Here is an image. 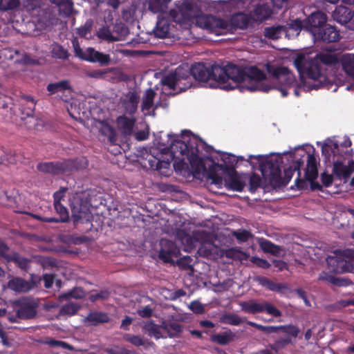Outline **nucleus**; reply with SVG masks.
<instances>
[{"label": "nucleus", "instance_id": "obj_25", "mask_svg": "<svg viewBox=\"0 0 354 354\" xmlns=\"http://www.w3.org/2000/svg\"><path fill=\"white\" fill-rule=\"evenodd\" d=\"M37 169L44 173L56 174L60 171H64L66 168L61 163L54 164L53 162L40 163L37 165Z\"/></svg>", "mask_w": 354, "mask_h": 354}, {"label": "nucleus", "instance_id": "obj_23", "mask_svg": "<svg viewBox=\"0 0 354 354\" xmlns=\"http://www.w3.org/2000/svg\"><path fill=\"white\" fill-rule=\"evenodd\" d=\"M8 287L15 292H24L32 289L33 285L21 278H15L8 282Z\"/></svg>", "mask_w": 354, "mask_h": 354}, {"label": "nucleus", "instance_id": "obj_60", "mask_svg": "<svg viewBox=\"0 0 354 354\" xmlns=\"http://www.w3.org/2000/svg\"><path fill=\"white\" fill-rule=\"evenodd\" d=\"M66 191V188H62L59 189L58 192L54 194V203L58 202L60 203L61 199L64 196L65 192Z\"/></svg>", "mask_w": 354, "mask_h": 354}, {"label": "nucleus", "instance_id": "obj_29", "mask_svg": "<svg viewBox=\"0 0 354 354\" xmlns=\"http://www.w3.org/2000/svg\"><path fill=\"white\" fill-rule=\"evenodd\" d=\"M171 0H149V9L153 13H164Z\"/></svg>", "mask_w": 354, "mask_h": 354}, {"label": "nucleus", "instance_id": "obj_22", "mask_svg": "<svg viewBox=\"0 0 354 354\" xmlns=\"http://www.w3.org/2000/svg\"><path fill=\"white\" fill-rule=\"evenodd\" d=\"M170 24L167 19L158 17L153 32L156 37L165 38L169 36Z\"/></svg>", "mask_w": 354, "mask_h": 354}, {"label": "nucleus", "instance_id": "obj_14", "mask_svg": "<svg viewBox=\"0 0 354 354\" xmlns=\"http://www.w3.org/2000/svg\"><path fill=\"white\" fill-rule=\"evenodd\" d=\"M326 21V15L321 12H317L313 13L305 21L306 29L308 30L314 36L315 32H319L324 27Z\"/></svg>", "mask_w": 354, "mask_h": 354}, {"label": "nucleus", "instance_id": "obj_9", "mask_svg": "<svg viewBox=\"0 0 354 354\" xmlns=\"http://www.w3.org/2000/svg\"><path fill=\"white\" fill-rule=\"evenodd\" d=\"M71 208L75 223H83L90 220L91 212L88 205L81 200L79 194L74 196L71 201Z\"/></svg>", "mask_w": 354, "mask_h": 354}, {"label": "nucleus", "instance_id": "obj_62", "mask_svg": "<svg viewBox=\"0 0 354 354\" xmlns=\"http://www.w3.org/2000/svg\"><path fill=\"white\" fill-rule=\"evenodd\" d=\"M133 319L129 317H125L122 321L120 328L123 330H128L129 326L132 323Z\"/></svg>", "mask_w": 354, "mask_h": 354}, {"label": "nucleus", "instance_id": "obj_55", "mask_svg": "<svg viewBox=\"0 0 354 354\" xmlns=\"http://www.w3.org/2000/svg\"><path fill=\"white\" fill-rule=\"evenodd\" d=\"M236 239L241 241H246L250 236V233L248 231L239 232L235 233Z\"/></svg>", "mask_w": 354, "mask_h": 354}, {"label": "nucleus", "instance_id": "obj_7", "mask_svg": "<svg viewBox=\"0 0 354 354\" xmlns=\"http://www.w3.org/2000/svg\"><path fill=\"white\" fill-rule=\"evenodd\" d=\"M326 261L330 271L335 273L354 271V251L337 250L329 255Z\"/></svg>", "mask_w": 354, "mask_h": 354}, {"label": "nucleus", "instance_id": "obj_6", "mask_svg": "<svg viewBox=\"0 0 354 354\" xmlns=\"http://www.w3.org/2000/svg\"><path fill=\"white\" fill-rule=\"evenodd\" d=\"M279 160L280 157L277 156L250 155L248 161L253 168L258 167L264 176L277 180L282 178Z\"/></svg>", "mask_w": 354, "mask_h": 354}, {"label": "nucleus", "instance_id": "obj_41", "mask_svg": "<svg viewBox=\"0 0 354 354\" xmlns=\"http://www.w3.org/2000/svg\"><path fill=\"white\" fill-rule=\"evenodd\" d=\"M97 35V37L100 39H104V40H106V41H112L118 40V39L116 37L113 36V35L111 32L109 28H105V27H103V28H100L98 30Z\"/></svg>", "mask_w": 354, "mask_h": 354}, {"label": "nucleus", "instance_id": "obj_27", "mask_svg": "<svg viewBox=\"0 0 354 354\" xmlns=\"http://www.w3.org/2000/svg\"><path fill=\"white\" fill-rule=\"evenodd\" d=\"M342 65L346 73L354 80V54H346L342 58Z\"/></svg>", "mask_w": 354, "mask_h": 354}, {"label": "nucleus", "instance_id": "obj_51", "mask_svg": "<svg viewBox=\"0 0 354 354\" xmlns=\"http://www.w3.org/2000/svg\"><path fill=\"white\" fill-rule=\"evenodd\" d=\"M281 327L279 328V330H283V332L290 334V335L293 337H296L299 333V329L295 326H280Z\"/></svg>", "mask_w": 354, "mask_h": 354}, {"label": "nucleus", "instance_id": "obj_18", "mask_svg": "<svg viewBox=\"0 0 354 354\" xmlns=\"http://www.w3.org/2000/svg\"><path fill=\"white\" fill-rule=\"evenodd\" d=\"M139 97L135 92H129L122 101V105L127 113H133L138 106Z\"/></svg>", "mask_w": 354, "mask_h": 354}, {"label": "nucleus", "instance_id": "obj_40", "mask_svg": "<svg viewBox=\"0 0 354 354\" xmlns=\"http://www.w3.org/2000/svg\"><path fill=\"white\" fill-rule=\"evenodd\" d=\"M52 55L59 59H66L68 57V53L64 48L58 44H53L51 50Z\"/></svg>", "mask_w": 354, "mask_h": 354}, {"label": "nucleus", "instance_id": "obj_54", "mask_svg": "<svg viewBox=\"0 0 354 354\" xmlns=\"http://www.w3.org/2000/svg\"><path fill=\"white\" fill-rule=\"evenodd\" d=\"M50 346H58L62 347L63 348H68L71 349V347L66 344V342H62V341H57V340H50L48 342Z\"/></svg>", "mask_w": 354, "mask_h": 354}, {"label": "nucleus", "instance_id": "obj_59", "mask_svg": "<svg viewBox=\"0 0 354 354\" xmlns=\"http://www.w3.org/2000/svg\"><path fill=\"white\" fill-rule=\"evenodd\" d=\"M106 73V71L102 70H96L88 73V76L95 78H102Z\"/></svg>", "mask_w": 354, "mask_h": 354}, {"label": "nucleus", "instance_id": "obj_4", "mask_svg": "<svg viewBox=\"0 0 354 354\" xmlns=\"http://www.w3.org/2000/svg\"><path fill=\"white\" fill-rule=\"evenodd\" d=\"M336 62L335 55L330 53H321L315 57L309 54H299L294 59V65L301 76H307L306 83L311 88H318L326 80L321 64H333Z\"/></svg>", "mask_w": 354, "mask_h": 354}, {"label": "nucleus", "instance_id": "obj_19", "mask_svg": "<svg viewBox=\"0 0 354 354\" xmlns=\"http://www.w3.org/2000/svg\"><path fill=\"white\" fill-rule=\"evenodd\" d=\"M21 105V119L29 118L30 120H34L32 115L35 103L33 99L29 96L25 97L22 99Z\"/></svg>", "mask_w": 354, "mask_h": 354}, {"label": "nucleus", "instance_id": "obj_36", "mask_svg": "<svg viewBox=\"0 0 354 354\" xmlns=\"http://www.w3.org/2000/svg\"><path fill=\"white\" fill-rule=\"evenodd\" d=\"M286 35V28L283 26L270 27L265 29V35L272 39H277L283 34Z\"/></svg>", "mask_w": 354, "mask_h": 354}, {"label": "nucleus", "instance_id": "obj_38", "mask_svg": "<svg viewBox=\"0 0 354 354\" xmlns=\"http://www.w3.org/2000/svg\"><path fill=\"white\" fill-rule=\"evenodd\" d=\"M247 324L266 333H277L278 331H279V328H281L272 326H263L250 321L247 322Z\"/></svg>", "mask_w": 354, "mask_h": 354}, {"label": "nucleus", "instance_id": "obj_1", "mask_svg": "<svg viewBox=\"0 0 354 354\" xmlns=\"http://www.w3.org/2000/svg\"><path fill=\"white\" fill-rule=\"evenodd\" d=\"M263 75L255 66L241 68L233 64L225 67L214 65L211 68L203 64H196L191 69L187 66H179L174 73L165 76L162 80V90L167 94L174 95L185 91L192 85V79L206 84L211 88L229 91L239 88L254 91L267 90L259 82Z\"/></svg>", "mask_w": 354, "mask_h": 354}, {"label": "nucleus", "instance_id": "obj_58", "mask_svg": "<svg viewBox=\"0 0 354 354\" xmlns=\"http://www.w3.org/2000/svg\"><path fill=\"white\" fill-rule=\"evenodd\" d=\"M288 0H271L273 8L272 9L274 10L275 9H280L284 5H286Z\"/></svg>", "mask_w": 354, "mask_h": 354}, {"label": "nucleus", "instance_id": "obj_32", "mask_svg": "<svg viewBox=\"0 0 354 354\" xmlns=\"http://www.w3.org/2000/svg\"><path fill=\"white\" fill-rule=\"evenodd\" d=\"M259 243L261 249L266 252H269L276 256H279L281 253V249L279 246L266 239H260Z\"/></svg>", "mask_w": 354, "mask_h": 354}, {"label": "nucleus", "instance_id": "obj_63", "mask_svg": "<svg viewBox=\"0 0 354 354\" xmlns=\"http://www.w3.org/2000/svg\"><path fill=\"white\" fill-rule=\"evenodd\" d=\"M319 279L323 280V281H326L328 282H330V283H335V278L331 275L327 274L326 272H322L320 274Z\"/></svg>", "mask_w": 354, "mask_h": 354}, {"label": "nucleus", "instance_id": "obj_61", "mask_svg": "<svg viewBox=\"0 0 354 354\" xmlns=\"http://www.w3.org/2000/svg\"><path fill=\"white\" fill-rule=\"evenodd\" d=\"M296 169H292V168H289L284 171V181L288 183L292 177L293 173L295 171Z\"/></svg>", "mask_w": 354, "mask_h": 354}, {"label": "nucleus", "instance_id": "obj_30", "mask_svg": "<svg viewBox=\"0 0 354 354\" xmlns=\"http://www.w3.org/2000/svg\"><path fill=\"white\" fill-rule=\"evenodd\" d=\"M70 83L67 80H62L58 82L49 84L47 86V91L50 95L55 94L58 92H64L66 90H71Z\"/></svg>", "mask_w": 354, "mask_h": 354}, {"label": "nucleus", "instance_id": "obj_8", "mask_svg": "<svg viewBox=\"0 0 354 354\" xmlns=\"http://www.w3.org/2000/svg\"><path fill=\"white\" fill-rule=\"evenodd\" d=\"M239 306L243 311L256 314L266 312L267 314L272 315L274 317L281 316V312L277 309L272 304L265 300H254L251 299L239 303Z\"/></svg>", "mask_w": 354, "mask_h": 354}, {"label": "nucleus", "instance_id": "obj_26", "mask_svg": "<svg viewBox=\"0 0 354 354\" xmlns=\"http://www.w3.org/2000/svg\"><path fill=\"white\" fill-rule=\"evenodd\" d=\"M333 17L335 20L341 24H346L351 18L349 9L344 6L336 8L333 13Z\"/></svg>", "mask_w": 354, "mask_h": 354}, {"label": "nucleus", "instance_id": "obj_47", "mask_svg": "<svg viewBox=\"0 0 354 354\" xmlns=\"http://www.w3.org/2000/svg\"><path fill=\"white\" fill-rule=\"evenodd\" d=\"M124 339L136 346H142L145 344V341L140 336L126 335Z\"/></svg>", "mask_w": 354, "mask_h": 354}, {"label": "nucleus", "instance_id": "obj_3", "mask_svg": "<svg viewBox=\"0 0 354 354\" xmlns=\"http://www.w3.org/2000/svg\"><path fill=\"white\" fill-rule=\"evenodd\" d=\"M172 19L182 25H187L196 19V25L216 35H223L231 30L232 26L243 29L250 23V18L243 13L234 15L231 24L212 15H199L198 0H182L180 6L169 11Z\"/></svg>", "mask_w": 354, "mask_h": 354}, {"label": "nucleus", "instance_id": "obj_48", "mask_svg": "<svg viewBox=\"0 0 354 354\" xmlns=\"http://www.w3.org/2000/svg\"><path fill=\"white\" fill-rule=\"evenodd\" d=\"M12 260H13L22 269H26L28 267V262L27 259L19 256L18 254H15L13 257H11V259L10 261Z\"/></svg>", "mask_w": 354, "mask_h": 354}, {"label": "nucleus", "instance_id": "obj_13", "mask_svg": "<svg viewBox=\"0 0 354 354\" xmlns=\"http://www.w3.org/2000/svg\"><path fill=\"white\" fill-rule=\"evenodd\" d=\"M21 3L30 10L39 6V0H0V10L5 12L16 9Z\"/></svg>", "mask_w": 354, "mask_h": 354}, {"label": "nucleus", "instance_id": "obj_10", "mask_svg": "<svg viewBox=\"0 0 354 354\" xmlns=\"http://www.w3.org/2000/svg\"><path fill=\"white\" fill-rule=\"evenodd\" d=\"M73 45L76 55L82 59L90 62H99L102 65H106L110 62L109 55L97 51L93 48H88L83 51L77 45H75L74 42Z\"/></svg>", "mask_w": 354, "mask_h": 354}, {"label": "nucleus", "instance_id": "obj_57", "mask_svg": "<svg viewBox=\"0 0 354 354\" xmlns=\"http://www.w3.org/2000/svg\"><path fill=\"white\" fill-rule=\"evenodd\" d=\"M93 319L97 322L104 323L109 321V317L105 313H97L93 315Z\"/></svg>", "mask_w": 354, "mask_h": 354}, {"label": "nucleus", "instance_id": "obj_45", "mask_svg": "<svg viewBox=\"0 0 354 354\" xmlns=\"http://www.w3.org/2000/svg\"><path fill=\"white\" fill-rule=\"evenodd\" d=\"M78 306L73 303H69L64 306L61 309V313L65 315H72L78 310Z\"/></svg>", "mask_w": 354, "mask_h": 354}, {"label": "nucleus", "instance_id": "obj_12", "mask_svg": "<svg viewBox=\"0 0 354 354\" xmlns=\"http://www.w3.org/2000/svg\"><path fill=\"white\" fill-rule=\"evenodd\" d=\"M248 174H239L232 171L225 174L224 176V184L226 188L230 190L241 192L243 190L246 183L248 182Z\"/></svg>", "mask_w": 354, "mask_h": 354}, {"label": "nucleus", "instance_id": "obj_64", "mask_svg": "<svg viewBox=\"0 0 354 354\" xmlns=\"http://www.w3.org/2000/svg\"><path fill=\"white\" fill-rule=\"evenodd\" d=\"M8 250L7 246L3 243L0 242V252L1 254L8 261L11 259V257L7 254L6 252Z\"/></svg>", "mask_w": 354, "mask_h": 354}, {"label": "nucleus", "instance_id": "obj_31", "mask_svg": "<svg viewBox=\"0 0 354 354\" xmlns=\"http://www.w3.org/2000/svg\"><path fill=\"white\" fill-rule=\"evenodd\" d=\"M135 120L133 118H127L125 116H120L117 119V124L124 133H131L134 126Z\"/></svg>", "mask_w": 354, "mask_h": 354}, {"label": "nucleus", "instance_id": "obj_17", "mask_svg": "<svg viewBox=\"0 0 354 354\" xmlns=\"http://www.w3.org/2000/svg\"><path fill=\"white\" fill-rule=\"evenodd\" d=\"M162 248L159 252V257L165 262H169L172 256H176L177 249L173 243L167 240H161Z\"/></svg>", "mask_w": 354, "mask_h": 354}, {"label": "nucleus", "instance_id": "obj_2", "mask_svg": "<svg viewBox=\"0 0 354 354\" xmlns=\"http://www.w3.org/2000/svg\"><path fill=\"white\" fill-rule=\"evenodd\" d=\"M201 143L195 136L184 138V140H175L170 145V151H158L153 149L145 154L144 165L151 169H167L170 162L174 161V167L179 171H187L195 177L203 174L206 168L203 160L198 155V146Z\"/></svg>", "mask_w": 354, "mask_h": 354}, {"label": "nucleus", "instance_id": "obj_20", "mask_svg": "<svg viewBox=\"0 0 354 354\" xmlns=\"http://www.w3.org/2000/svg\"><path fill=\"white\" fill-rule=\"evenodd\" d=\"M274 12L272 8H270L265 3H259L254 10L251 17L254 21H262L268 19Z\"/></svg>", "mask_w": 354, "mask_h": 354}, {"label": "nucleus", "instance_id": "obj_49", "mask_svg": "<svg viewBox=\"0 0 354 354\" xmlns=\"http://www.w3.org/2000/svg\"><path fill=\"white\" fill-rule=\"evenodd\" d=\"M189 308L194 313L201 314L204 312V306L198 301H194L190 303Z\"/></svg>", "mask_w": 354, "mask_h": 354}, {"label": "nucleus", "instance_id": "obj_11", "mask_svg": "<svg viewBox=\"0 0 354 354\" xmlns=\"http://www.w3.org/2000/svg\"><path fill=\"white\" fill-rule=\"evenodd\" d=\"M144 328L149 333V335L153 336L156 338L163 337L162 330L167 331L170 335H172L174 333L180 332L181 330L180 326L176 323L169 325L166 322H162V325L158 326L151 322H146Z\"/></svg>", "mask_w": 354, "mask_h": 354}, {"label": "nucleus", "instance_id": "obj_16", "mask_svg": "<svg viewBox=\"0 0 354 354\" xmlns=\"http://www.w3.org/2000/svg\"><path fill=\"white\" fill-rule=\"evenodd\" d=\"M333 171L339 178H347L354 171L353 160L337 162L334 164Z\"/></svg>", "mask_w": 354, "mask_h": 354}, {"label": "nucleus", "instance_id": "obj_21", "mask_svg": "<svg viewBox=\"0 0 354 354\" xmlns=\"http://www.w3.org/2000/svg\"><path fill=\"white\" fill-rule=\"evenodd\" d=\"M36 305L32 302H23L21 307L17 312V317L20 319H30L36 315Z\"/></svg>", "mask_w": 354, "mask_h": 354}, {"label": "nucleus", "instance_id": "obj_39", "mask_svg": "<svg viewBox=\"0 0 354 354\" xmlns=\"http://www.w3.org/2000/svg\"><path fill=\"white\" fill-rule=\"evenodd\" d=\"M85 292L81 288H75L67 294L62 295L60 296L61 299H69L71 298L80 299L84 297Z\"/></svg>", "mask_w": 354, "mask_h": 354}, {"label": "nucleus", "instance_id": "obj_46", "mask_svg": "<svg viewBox=\"0 0 354 354\" xmlns=\"http://www.w3.org/2000/svg\"><path fill=\"white\" fill-rule=\"evenodd\" d=\"M93 22L91 20L86 21L84 25L77 29V34L81 36L86 37V35L90 33L92 28Z\"/></svg>", "mask_w": 354, "mask_h": 354}, {"label": "nucleus", "instance_id": "obj_37", "mask_svg": "<svg viewBox=\"0 0 354 354\" xmlns=\"http://www.w3.org/2000/svg\"><path fill=\"white\" fill-rule=\"evenodd\" d=\"M220 321L223 324H227L234 326L239 325L243 322L239 315L234 313L223 315L221 317Z\"/></svg>", "mask_w": 354, "mask_h": 354}, {"label": "nucleus", "instance_id": "obj_33", "mask_svg": "<svg viewBox=\"0 0 354 354\" xmlns=\"http://www.w3.org/2000/svg\"><path fill=\"white\" fill-rule=\"evenodd\" d=\"M286 28V37L290 38L291 36H297L299 32L302 28H306L305 21L296 19L292 21L289 25L288 28Z\"/></svg>", "mask_w": 354, "mask_h": 354}, {"label": "nucleus", "instance_id": "obj_15", "mask_svg": "<svg viewBox=\"0 0 354 354\" xmlns=\"http://www.w3.org/2000/svg\"><path fill=\"white\" fill-rule=\"evenodd\" d=\"M314 39L326 42H335L339 39V34L334 27L324 25L319 32L314 33Z\"/></svg>", "mask_w": 354, "mask_h": 354}, {"label": "nucleus", "instance_id": "obj_52", "mask_svg": "<svg viewBox=\"0 0 354 354\" xmlns=\"http://www.w3.org/2000/svg\"><path fill=\"white\" fill-rule=\"evenodd\" d=\"M153 310L149 306H146L145 307L138 309L137 313L142 317H149L153 313Z\"/></svg>", "mask_w": 354, "mask_h": 354}, {"label": "nucleus", "instance_id": "obj_50", "mask_svg": "<svg viewBox=\"0 0 354 354\" xmlns=\"http://www.w3.org/2000/svg\"><path fill=\"white\" fill-rule=\"evenodd\" d=\"M251 261L257 266L264 269L268 268L270 266V264L266 260L257 257H252Z\"/></svg>", "mask_w": 354, "mask_h": 354}, {"label": "nucleus", "instance_id": "obj_56", "mask_svg": "<svg viewBox=\"0 0 354 354\" xmlns=\"http://www.w3.org/2000/svg\"><path fill=\"white\" fill-rule=\"evenodd\" d=\"M43 279L44 281V286L46 288H49L52 286L53 281H54V277L53 274H46L43 276Z\"/></svg>", "mask_w": 354, "mask_h": 354}, {"label": "nucleus", "instance_id": "obj_35", "mask_svg": "<svg viewBox=\"0 0 354 354\" xmlns=\"http://www.w3.org/2000/svg\"><path fill=\"white\" fill-rule=\"evenodd\" d=\"M234 334L230 331H225L223 333L213 335L211 340L221 345H225L232 341Z\"/></svg>", "mask_w": 354, "mask_h": 354}, {"label": "nucleus", "instance_id": "obj_42", "mask_svg": "<svg viewBox=\"0 0 354 354\" xmlns=\"http://www.w3.org/2000/svg\"><path fill=\"white\" fill-rule=\"evenodd\" d=\"M73 3L69 0H65L59 6V13L64 16H68L72 13Z\"/></svg>", "mask_w": 354, "mask_h": 354}, {"label": "nucleus", "instance_id": "obj_44", "mask_svg": "<svg viewBox=\"0 0 354 354\" xmlns=\"http://www.w3.org/2000/svg\"><path fill=\"white\" fill-rule=\"evenodd\" d=\"M227 256L235 259H239L241 261L247 260L249 255L245 252L239 251L236 249H230L227 252Z\"/></svg>", "mask_w": 354, "mask_h": 354}, {"label": "nucleus", "instance_id": "obj_34", "mask_svg": "<svg viewBox=\"0 0 354 354\" xmlns=\"http://www.w3.org/2000/svg\"><path fill=\"white\" fill-rule=\"evenodd\" d=\"M94 127L104 136L108 137L110 140L114 136L113 129L106 122L97 120L95 121Z\"/></svg>", "mask_w": 354, "mask_h": 354}, {"label": "nucleus", "instance_id": "obj_28", "mask_svg": "<svg viewBox=\"0 0 354 354\" xmlns=\"http://www.w3.org/2000/svg\"><path fill=\"white\" fill-rule=\"evenodd\" d=\"M155 97V92L152 89H148L146 91L143 97L142 103V110L145 112V114H149L150 110L153 106V98Z\"/></svg>", "mask_w": 354, "mask_h": 354}, {"label": "nucleus", "instance_id": "obj_24", "mask_svg": "<svg viewBox=\"0 0 354 354\" xmlns=\"http://www.w3.org/2000/svg\"><path fill=\"white\" fill-rule=\"evenodd\" d=\"M317 176V160L314 155L308 154L307 157V167L306 169V177L313 181Z\"/></svg>", "mask_w": 354, "mask_h": 354}, {"label": "nucleus", "instance_id": "obj_43", "mask_svg": "<svg viewBox=\"0 0 354 354\" xmlns=\"http://www.w3.org/2000/svg\"><path fill=\"white\" fill-rule=\"evenodd\" d=\"M55 209L56 212L59 214L60 216V220L62 222H65L68 221V214L67 212L66 208L61 204V203H54Z\"/></svg>", "mask_w": 354, "mask_h": 354}, {"label": "nucleus", "instance_id": "obj_5", "mask_svg": "<svg viewBox=\"0 0 354 354\" xmlns=\"http://www.w3.org/2000/svg\"><path fill=\"white\" fill-rule=\"evenodd\" d=\"M266 68L268 73L272 76V85L268 86L263 82L266 78V75L263 71L257 68L263 75V77L261 78L259 82L263 87H266L267 90L259 88L254 91H261L268 92L270 89L275 88L280 91L282 96H286L288 95V90L292 86H295L296 82L295 77L286 67H275L270 64H267Z\"/></svg>", "mask_w": 354, "mask_h": 354}, {"label": "nucleus", "instance_id": "obj_53", "mask_svg": "<svg viewBox=\"0 0 354 354\" xmlns=\"http://www.w3.org/2000/svg\"><path fill=\"white\" fill-rule=\"evenodd\" d=\"M249 180L248 181L250 183V189H256L260 184V178L257 175H251L249 176Z\"/></svg>", "mask_w": 354, "mask_h": 354}]
</instances>
